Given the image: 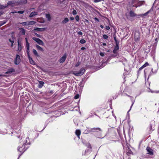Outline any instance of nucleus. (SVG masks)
<instances>
[{"label":"nucleus","instance_id":"f257e3e1","mask_svg":"<svg viewBox=\"0 0 159 159\" xmlns=\"http://www.w3.org/2000/svg\"><path fill=\"white\" fill-rule=\"evenodd\" d=\"M153 6L149 10V11H147L145 13L143 14H140L139 15H137L136 14H135L134 11H131L129 12V14L131 17H134L135 16H140L142 17H144L145 16H147L148 14L151 13L152 14V12L153 11Z\"/></svg>","mask_w":159,"mask_h":159},{"label":"nucleus","instance_id":"f03ea898","mask_svg":"<svg viewBox=\"0 0 159 159\" xmlns=\"http://www.w3.org/2000/svg\"><path fill=\"white\" fill-rule=\"evenodd\" d=\"M25 142L24 143L22 146V147L20 148H18V150L20 152H22L23 153L24 151H25V149H24L25 147V145H28L30 144V142L29 141V139L28 137H27L26 138Z\"/></svg>","mask_w":159,"mask_h":159},{"label":"nucleus","instance_id":"7ed1b4c3","mask_svg":"<svg viewBox=\"0 0 159 159\" xmlns=\"http://www.w3.org/2000/svg\"><path fill=\"white\" fill-rule=\"evenodd\" d=\"M138 0H133L131 2V4L133 7L137 8L138 6L139 7L143 4L144 1H141L138 2Z\"/></svg>","mask_w":159,"mask_h":159},{"label":"nucleus","instance_id":"20e7f679","mask_svg":"<svg viewBox=\"0 0 159 159\" xmlns=\"http://www.w3.org/2000/svg\"><path fill=\"white\" fill-rule=\"evenodd\" d=\"M85 69L84 68H81L79 71H74L72 74L76 76H80L82 75L85 71Z\"/></svg>","mask_w":159,"mask_h":159},{"label":"nucleus","instance_id":"39448f33","mask_svg":"<svg viewBox=\"0 0 159 159\" xmlns=\"http://www.w3.org/2000/svg\"><path fill=\"white\" fill-rule=\"evenodd\" d=\"M87 129H89L87 131L88 133H90L91 132H98V131H102L101 129L98 127H97V128H90L89 127H88Z\"/></svg>","mask_w":159,"mask_h":159},{"label":"nucleus","instance_id":"423d86ee","mask_svg":"<svg viewBox=\"0 0 159 159\" xmlns=\"http://www.w3.org/2000/svg\"><path fill=\"white\" fill-rule=\"evenodd\" d=\"M33 39L36 41L38 44L40 45H43L44 43L43 41L39 38L33 37Z\"/></svg>","mask_w":159,"mask_h":159},{"label":"nucleus","instance_id":"0eeeda50","mask_svg":"<svg viewBox=\"0 0 159 159\" xmlns=\"http://www.w3.org/2000/svg\"><path fill=\"white\" fill-rule=\"evenodd\" d=\"M20 62V56L18 55H16V57L14 61L15 64L16 65L19 64Z\"/></svg>","mask_w":159,"mask_h":159},{"label":"nucleus","instance_id":"6e6552de","mask_svg":"<svg viewBox=\"0 0 159 159\" xmlns=\"http://www.w3.org/2000/svg\"><path fill=\"white\" fill-rule=\"evenodd\" d=\"M67 57L66 53H65L63 56L59 59V62L60 63H63L66 60Z\"/></svg>","mask_w":159,"mask_h":159},{"label":"nucleus","instance_id":"1a4fd4ad","mask_svg":"<svg viewBox=\"0 0 159 159\" xmlns=\"http://www.w3.org/2000/svg\"><path fill=\"white\" fill-rule=\"evenodd\" d=\"M146 149L147 151L148 154L151 155H153V150L151 148L149 147H148Z\"/></svg>","mask_w":159,"mask_h":159},{"label":"nucleus","instance_id":"9d476101","mask_svg":"<svg viewBox=\"0 0 159 159\" xmlns=\"http://www.w3.org/2000/svg\"><path fill=\"white\" fill-rule=\"evenodd\" d=\"M15 1H9L7 2V6H10L11 7H13L15 6Z\"/></svg>","mask_w":159,"mask_h":159},{"label":"nucleus","instance_id":"9b49d317","mask_svg":"<svg viewBox=\"0 0 159 159\" xmlns=\"http://www.w3.org/2000/svg\"><path fill=\"white\" fill-rule=\"evenodd\" d=\"M45 30L44 28H36L34 29L33 31H44Z\"/></svg>","mask_w":159,"mask_h":159},{"label":"nucleus","instance_id":"f8f14e48","mask_svg":"<svg viewBox=\"0 0 159 159\" xmlns=\"http://www.w3.org/2000/svg\"><path fill=\"white\" fill-rule=\"evenodd\" d=\"M75 133L79 139H80V134L81 132L80 130L77 129L76 130Z\"/></svg>","mask_w":159,"mask_h":159},{"label":"nucleus","instance_id":"ddd939ff","mask_svg":"<svg viewBox=\"0 0 159 159\" xmlns=\"http://www.w3.org/2000/svg\"><path fill=\"white\" fill-rule=\"evenodd\" d=\"M38 14V12L36 11H33L31 13L29 17H32L35 16L37 15Z\"/></svg>","mask_w":159,"mask_h":159},{"label":"nucleus","instance_id":"4468645a","mask_svg":"<svg viewBox=\"0 0 159 159\" xmlns=\"http://www.w3.org/2000/svg\"><path fill=\"white\" fill-rule=\"evenodd\" d=\"M14 71H15V70L11 68L9 69H8L7 70V71L6 72V73L7 74L11 73Z\"/></svg>","mask_w":159,"mask_h":159},{"label":"nucleus","instance_id":"2eb2a0df","mask_svg":"<svg viewBox=\"0 0 159 159\" xmlns=\"http://www.w3.org/2000/svg\"><path fill=\"white\" fill-rule=\"evenodd\" d=\"M152 70H153L152 69H150V68L146 69H145L144 70V75H146V74H148V72L150 71H151L152 72Z\"/></svg>","mask_w":159,"mask_h":159},{"label":"nucleus","instance_id":"dca6fc26","mask_svg":"<svg viewBox=\"0 0 159 159\" xmlns=\"http://www.w3.org/2000/svg\"><path fill=\"white\" fill-rule=\"evenodd\" d=\"M18 50L20 51L21 50V45L20 42L18 40Z\"/></svg>","mask_w":159,"mask_h":159},{"label":"nucleus","instance_id":"f3484780","mask_svg":"<svg viewBox=\"0 0 159 159\" xmlns=\"http://www.w3.org/2000/svg\"><path fill=\"white\" fill-rule=\"evenodd\" d=\"M36 23L34 21H27V25H32Z\"/></svg>","mask_w":159,"mask_h":159},{"label":"nucleus","instance_id":"a211bd4d","mask_svg":"<svg viewBox=\"0 0 159 159\" xmlns=\"http://www.w3.org/2000/svg\"><path fill=\"white\" fill-rule=\"evenodd\" d=\"M30 63L32 65H34L35 64L34 61L33 60L32 58L30 57H28Z\"/></svg>","mask_w":159,"mask_h":159},{"label":"nucleus","instance_id":"6ab92c4d","mask_svg":"<svg viewBox=\"0 0 159 159\" xmlns=\"http://www.w3.org/2000/svg\"><path fill=\"white\" fill-rule=\"evenodd\" d=\"M39 84L38 86V87L39 88H41L42 86H43L44 84V82L42 81H39Z\"/></svg>","mask_w":159,"mask_h":159},{"label":"nucleus","instance_id":"aec40b11","mask_svg":"<svg viewBox=\"0 0 159 159\" xmlns=\"http://www.w3.org/2000/svg\"><path fill=\"white\" fill-rule=\"evenodd\" d=\"M119 46H116L115 47L113 51L114 53L115 54L116 52V51L119 49Z\"/></svg>","mask_w":159,"mask_h":159},{"label":"nucleus","instance_id":"412c9836","mask_svg":"<svg viewBox=\"0 0 159 159\" xmlns=\"http://www.w3.org/2000/svg\"><path fill=\"white\" fill-rule=\"evenodd\" d=\"M19 30H20V33L23 35H25V30L22 28H20Z\"/></svg>","mask_w":159,"mask_h":159},{"label":"nucleus","instance_id":"4be33fe9","mask_svg":"<svg viewBox=\"0 0 159 159\" xmlns=\"http://www.w3.org/2000/svg\"><path fill=\"white\" fill-rule=\"evenodd\" d=\"M36 47L39 50H40V51H41L42 52H43V49L40 46H39V45H36Z\"/></svg>","mask_w":159,"mask_h":159},{"label":"nucleus","instance_id":"5701e85b","mask_svg":"<svg viewBox=\"0 0 159 159\" xmlns=\"http://www.w3.org/2000/svg\"><path fill=\"white\" fill-rule=\"evenodd\" d=\"M69 21V19L67 18H66L64 19V20L62 21V24H65L67 23Z\"/></svg>","mask_w":159,"mask_h":159},{"label":"nucleus","instance_id":"b1692460","mask_svg":"<svg viewBox=\"0 0 159 159\" xmlns=\"http://www.w3.org/2000/svg\"><path fill=\"white\" fill-rule=\"evenodd\" d=\"M7 7V5L4 6L3 5H0V9H4Z\"/></svg>","mask_w":159,"mask_h":159},{"label":"nucleus","instance_id":"393cba45","mask_svg":"<svg viewBox=\"0 0 159 159\" xmlns=\"http://www.w3.org/2000/svg\"><path fill=\"white\" fill-rule=\"evenodd\" d=\"M33 53L34 54V55L37 56H38L39 55L38 54L36 51V50L34 49H33Z\"/></svg>","mask_w":159,"mask_h":159},{"label":"nucleus","instance_id":"a878e982","mask_svg":"<svg viewBox=\"0 0 159 159\" xmlns=\"http://www.w3.org/2000/svg\"><path fill=\"white\" fill-rule=\"evenodd\" d=\"M7 22L6 20H3L2 21H0V27L5 24Z\"/></svg>","mask_w":159,"mask_h":159},{"label":"nucleus","instance_id":"bb28decb","mask_svg":"<svg viewBox=\"0 0 159 159\" xmlns=\"http://www.w3.org/2000/svg\"><path fill=\"white\" fill-rule=\"evenodd\" d=\"M26 48L27 50L30 49V45L28 42H27V43H26Z\"/></svg>","mask_w":159,"mask_h":159},{"label":"nucleus","instance_id":"cd10ccee","mask_svg":"<svg viewBox=\"0 0 159 159\" xmlns=\"http://www.w3.org/2000/svg\"><path fill=\"white\" fill-rule=\"evenodd\" d=\"M46 17L48 19V21H50L51 20V17L50 15L48 14H46Z\"/></svg>","mask_w":159,"mask_h":159},{"label":"nucleus","instance_id":"c85d7f7f","mask_svg":"<svg viewBox=\"0 0 159 159\" xmlns=\"http://www.w3.org/2000/svg\"><path fill=\"white\" fill-rule=\"evenodd\" d=\"M86 41L85 40L83 39H81L80 41V42L81 44H84V43H86Z\"/></svg>","mask_w":159,"mask_h":159},{"label":"nucleus","instance_id":"c756f323","mask_svg":"<svg viewBox=\"0 0 159 159\" xmlns=\"http://www.w3.org/2000/svg\"><path fill=\"white\" fill-rule=\"evenodd\" d=\"M9 41L11 43V47L13 46V43H14V41L13 39H9Z\"/></svg>","mask_w":159,"mask_h":159},{"label":"nucleus","instance_id":"7c9ffc66","mask_svg":"<svg viewBox=\"0 0 159 159\" xmlns=\"http://www.w3.org/2000/svg\"><path fill=\"white\" fill-rule=\"evenodd\" d=\"M20 24L23 26H25L26 25H27V21L25 22H22V23H21Z\"/></svg>","mask_w":159,"mask_h":159},{"label":"nucleus","instance_id":"2f4dec72","mask_svg":"<svg viewBox=\"0 0 159 159\" xmlns=\"http://www.w3.org/2000/svg\"><path fill=\"white\" fill-rule=\"evenodd\" d=\"M103 38L105 39H107L108 38V36L106 34H104L103 36Z\"/></svg>","mask_w":159,"mask_h":159},{"label":"nucleus","instance_id":"473e14b6","mask_svg":"<svg viewBox=\"0 0 159 159\" xmlns=\"http://www.w3.org/2000/svg\"><path fill=\"white\" fill-rule=\"evenodd\" d=\"M118 56V53H117L116 52V53L115 54H114L112 55L111 57H117Z\"/></svg>","mask_w":159,"mask_h":159},{"label":"nucleus","instance_id":"72a5a7b5","mask_svg":"<svg viewBox=\"0 0 159 159\" xmlns=\"http://www.w3.org/2000/svg\"><path fill=\"white\" fill-rule=\"evenodd\" d=\"M86 146H87V147L88 148H89L90 149H91V148H92L91 145L89 143H87V145H86Z\"/></svg>","mask_w":159,"mask_h":159},{"label":"nucleus","instance_id":"f704fd0d","mask_svg":"<svg viewBox=\"0 0 159 159\" xmlns=\"http://www.w3.org/2000/svg\"><path fill=\"white\" fill-rule=\"evenodd\" d=\"M96 137L98 138H103V137H102V136L101 134H100L99 135H96Z\"/></svg>","mask_w":159,"mask_h":159},{"label":"nucleus","instance_id":"c9c22d12","mask_svg":"<svg viewBox=\"0 0 159 159\" xmlns=\"http://www.w3.org/2000/svg\"><path fill=\"white\" fill-rule=\"evenodd\" d=\"M75 19L77 21H79V17L78 15L76 16L75 17Z\"/></svg>","mask_w":159,"mask_h":159},{"label":"nucleus","instance_id":"e433bc0d","mask_svg":"<svg viewBox=\"0 0 159 159\" xmlns=\"http://www.w3.org/2000/svg\"><path fill=\"white\" fill-rule=\"evenodd\" d=\"M26 52H27V54L28 55V57H30V55L29 50H27Z\"/></svg>","mask_w":159,"mask_h":159},{"label":"nucleus","instance_id":"4c0bfd02","mask_svg":"<svg viewBox=\"0 0 159 159\" xmlns=\"http://www.w3.org/2000/svg\"><path fill=\"white\" fill-rule=\"evenodd\" d=\"M79 97V95L78 94L76 95L75 97H74V98L75 99H77Z\"/></svg>","mask_w":159,"mask_h":159},{"label":"nucleus","instance_id":"58836bf2","mask_svg":"<svg viewBox=\"0 0 159 159\" xmlns=\"http://www.w3.org/2000/svg\"><path fill=\"white\" fill-rule=\"evenodd\" d=\"M24 12V11H18L17 12V13L19 14H22Z\"/></svg>","mask_w":159,"mask_h":159},{"label":"nucleus","instance_id":"ea45409f","mask_svg":"<svg viewBox=\"0 0 159 159\" xmlns=\"http://www.w3.org/2000/svg\"><path fill=\"white\" fill-rule=\"evenodd\" d=\"M72 14L73 15H75L77 14V12L75 10H74L72 11Z\"/></svg>","mask_w":159,"mask_h":159},{"label":"nucleus","instance_id":"a19ab883","mask_svg":"<svg viewBox=\"0 0 159 159\" xmlns=\"http://www.w3.org/2000/svg\"><path fill=\"white\" fill-rule=\"evenodd\" d=\"M104 0H95L94 2H101V1H104Z\"/></svg>","mask_w":159,"mask_h":159},{"label":"nucleus","instance_id":"79ce46f5","mask_svg":"<svg viewBox=\"0 0 159 159\" xmlns=\"http://www.w3.org/2000/svg\"><path fill=\"white\" fill-rule=\"evenodd\" d=\"M80 62H78L75 65V67H78L80 65Z\"/></svg>","mask_w":159,"mask_h":159},{"label":"nucleus","instance_id":"37998d69","mask_svg":"<svg viewBox=\"0 0 159 159\" xmlns=\"http://www.w3.org/2000/svg\"><path fill=\"white\" fill-rule=\"evenodd\" d=\"M34 34L37 36L38 37H39V38H41V35H39V34H38L37 33H34Z\"/></svg>","mask_w":159,"mask_h":159},{"label":"nucleus","instance_id":"c03bdc74","mask_svg":"<svg viewBox=\"0 0 159 159\" xmlns=\"http://www.w3.org/2000/svg\"><path fill=\"white\" fill-rule=\"evenodd\" d=\"M77 32V34L79 35H82L83 34V33L81 31H78V32Z\"/></svg>","mask_w":159,"mask_h":159},{"label":"nucleus","instance_id":"a18cd8bd","mask_svg":"<svg viewBox=\"0 0 159 159\" xmlns=\"http://www.w3.org/2000/svg\"><path fill=\"white\" fill-rule=\"evenodd\" d=\"M105 28L107 30H109L110 29V27L109 26H106Z\"/></svg>","mask_w":159,"mask_h":159},{"label":"nucleus","instance_id":"49530a36","mask_svg":"<svg viewBox=\"0 0 159 159\" xmlns=\"http://www.w3.org/2000/svg\"><path fill=\"white\" fill-rule=\"evenodd\" d=\"M94 20H95V21H96L98 22H99V19L97 17H95L94 18Z\"/></svg>","mask_w":159,"mask_h":159},{"label":"nucleus","instance_id":"de8ad7c7","mask_svg":"<svg viewBox=\"0 0 159 159\" xmlns=\"http://www.w3.org/2000/svg\"><path fill=\"white\" fill-rule=\"evenodd\" d=\"M143 65L145 66L146 67L149 65V64L148 62H146Z\"/></svg>","mask_w":159,"mask_h":159},{"label":"nucleus","instance_id":"09e8293b","mask_svg":"<svg viewBox=\"0 0 159 159\" xmlns=\"http://www.w3.org/2000/svg\"><path fill=\"white\" fill-rule=\"evenodd\" d=\"M116 43V46H118L119 45V41L117 40L116 41H115Z\"/></svg>","mask_w":159,"mask_h":159},{"label":"nucleus","instance_id":"8fccbe9b","mask_svg":"<svg viewBox=\"0 0 159 159\" xmlns=\"http://www.w3.org/2000/svg\"><path fill=\"white\" fill-rule=\"evenodd\" d=\"M100 55L101 56L103 57L104 56V53L103 52H101L100 53Z\"/></svg>","mask_w":159,"mask_h":159},{"label":"nucleus","instance_id":"3c124183","mask_svg":"<svg viewBox=\"0 0 159 159\" xmlns=\"http://www.w3.org/2000/svg\"><path fill=\"white\" fill-rule=\"evenodd\" d=\"M134 103V102H133L132 104V105H131V107H130V109L128 111L127 113H128V112H129V111L130 110H131V108H132V106H133V105Z\"/></svg>","mask_w":159,"mask_h":159},{"label":"nucleus","instance_id":"603ef678","mask_svg":"<svg viewBox=\"0 0 159 159\" xmlns=\"http://www.w3.org/2000/svg\"><path fill=\"white\" fill-rule=\"evenodd\" d=\"M132 152V151L131 150H129L128 152H127L128 153H129V154H131Z\"/></svg>","mask_w":159,"mask_h":159},{"label":"nucleus","instance_id":"864d4df0","mask_svg":"<svg viewBox=\"0 0 159 159\" xmlns=\"http://www.w3.org/2000/svg\"><path fill=\"white\" fill-rule=\"evenodd\" d=\"M143 68V67H142V66L141 67H140V68H139V71H140Z\"/></svg>","mask_w":159,"mask_h":159},{"label":"nucleus","instance_id":"5fc2aeb1","mask_svg":"<svg viewBox=\"0 0 159 159\" xmlns=\"http://www.w3.org/2000/svg\"><path fill=\"white\" fill-rule=\"evenodd\" d=\"M3 14V12H2V11H0V16L2 15Z\"/></svg>","mask_w":159,"mask_h":159},{"label":"nucleus","instance_id":"6e6d98bb","mask_svg":"<svg viewBox=\"0 0 159 159\" xmlns=\"http://www.w3.org/2000/svg\"><path fill=\"white\" fill-rule=\"evenodd\" d=\"M114 39L115 40V41H116V40H117V39H116V36H114Z\"/></svg>","mask_w":159,"mask_h":159},{"label":"nucleus","instance_id":"4d7b16f0","mask_svg":"<svg viewBox=\"0 0 159 159\" xmlns=\"http://www.w3.org/2000/svg\"><path fill=\"white\" fill-rule=\"evenodd\" d=\"M86 49V48L85 47H82L81 48V49L82 50H84Z\"/></svg>","mask_w":159,"mask_h":159},{"label":"nucleus","instance_id":"13d9d810","mask_svg":"<svg viewBox=\"0 0 159 159\" xmlns=\"http://www.w3.org/2000/svg\"><path fill=\"white\" fill-rule=\"evenodd\" d=\"M70 20H73L74 19V17H70Z\"/></svg>","mask_w":159,"mask_h":159},{"label":"nucleus","instance_id":"bf43d9fd","mask_svg":"<svg viewBox=\"0 0 159 159\" xmlns=\"http://www.w3.org/2000/svg\"><path fill=\"white\" fill-rule=\"evenodd\" d=\"M100 26L102 29H103L104 28L103 26L101 25H100Z\"/></svg>","mask_w":159,"mask_h":159},{"label":"nucleus","instance_id":"052dcab7","mask_svg":"<svg viewBox=\"0 0 159 159\" xmlns=\"http://www.w3.org/2000/svg\"><path fill=\"white\" fill-rule=\"evenodd\" d=\"M126 96H128V97H130L131 98H132V97L131 96H129V95H128V94H126Z\"/></svg>","mask_w":159,"mask_h":159},{"label":"nucleus","instance_id":"680f3d73","mask_svg":"<svg viewBox=\"0 0 159 159\" xmlns=\"http://www.w3.org/2000/svg\"><path fill=\"white\" fill-rule=\"evenodd\" d=\"M17 12L16 11H13V12H11V13H13V14H14V13H16Z\"/></svg>","mask_w":159,"mask_h":159},{"label":"nucleus","instance_id":"e2e57ef3","mask_svg":"<svg viewBox=\"0 0 159 159\" xmlns=\"http://www.w3.org/2000/svg\"><path fill=\"white\" fill-rule=\"evenodd\" d=\"M25 40H26V43H27V42H28V40H27V38H25Z\"/></svg>","mask_w":159,"mask_h":159},{"label":"nucleus","instance_id":"0e129e2a","mask_svg":"<svg viewBox=\"0 0 159 159\" xmlns=\"http://www.w3.org/2000/svg\"><path fill=\"white\" fill-rule=\"evenodd\" d=\"M103 45V46H105L106 45V44L105 43H103L102 44Z\"/></svg>","mask_w":159,"mask_h":159},{"label":"nucleus","instance_id":"69168bd1","mask_svg":"<svg viewBox=\"0 0 159 159\" xmlns=\"http://www.w3.org/2000/svg\"><path fill=\"white\" fill-rule=\"evenodd\" d=\"M142 67H143V68H144L145 67V66H144L143 65L142 66Z\"/></svg>","mask_w":159,"mask_h":159},{"label":"nucleus","instance_id":"338daca9","mask_svg":"<svg viewBox=\"0 0 159 159\" xmlns=\"http://www.w3.org/2000/svg\"><path fill=\"white\" fill-rule=\"evenodd\" d=\"M20 155L19 156V157H18V159L19 158V157H20Z\"/></svg>","mask_w":159,"mask_h":159},{"label":"nucleus","instance_id":"774afa93","mask_svg":"<svg viewBox=\"0 0 159 159\" xmlns=\"http://www.w3.org/2000/svg\"><path fill=\"white\" fill-rule=\"evenodd\" d=\"M86 21H87V22H88V21H88V20H86Z\"/></svg>","mask_w":159,"mask_h":159}]
</instances>
